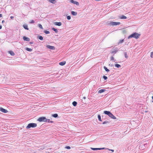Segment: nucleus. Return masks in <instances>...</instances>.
Returning <instances> with one entry per match:
<instances>
[{
  "instance_id": "nucleus-1",
  "label": "nucleus",
  "mask_w": 153,
  "mask_h": 153,
  "mask_svg": "<svg viewBox=\"0 0 153 153\" xmlns=\"http://www.w3.org/2000/svg\"><path fill=\"white\" fill-rule=\"evenodd\" d=\"M140 34L137 33H134L129 36L128 39H129L132 38H134L136 39H138L140 36Z\"/></svg>"
},
{
  "instance_id": "nucleus-2",
  "label": "nucleus",
  "mask_w": 153,
  "mask_h": 153,
  "mask_svg": "<svg viewBox=\"0 0 153 153\" xmlns=\"http://www.w3.org/2000/svg\"><path fill=\"white\" fill-rule=\"evenodd\" d=\"M37 126V124L36 123H31L28 124L27 126L26 127L27 129H28L30 128H35Z\"/></svg>"
},
{
  "instance_id": "nucleus-3",
  "label": "nucleus",
  "mask_w": 153,
  "mask_h": 153,
  "mask_svg": "<svg viewBox=\"0 0 153 153\" xmlns=\"http://www.w3.org/2000/svg\"><path fill=\"white\" fill-rule=\"evenodd\" d=\"M37 121L40 122H46V118L45 117H42L39 118L38 120Z\"/></svg>"
},
{
  "instance_id": "nucleus-4",
  "label": "nucleus",
  "mask_w": 153,
  "mask_h": 153,
  "mask_svg": "<svg viewBox=\"0 0 153 153\" xmlns=\"http://www.w3.org/2000/svg\"><path fill=\"white\" fill-rule=\"evenodd\" d=\"M120 24V22H112L110 23H108V25H119Z\"/></svg>"
},
{
  "instance_id": "nucleus-5",
  "label": "nucleus",
  "mask_w": 153,
  "mask_h": 153,
  "mask_svg": "<svg viewBox=\"0 0 153 153\" xmlns=\"http://www.w3.org/2000/svg\"><path fill=\"white\" fill-rule=\"evenodd\" d=\"M113 51L111 52V53L115 54L118 51V48H113Z\"/></svg>"
},
{
  "instance_id": "nucleus-6",
  "label": "nucleus",
  "mask_w": 153,
  "mask_h": 153,
  "mask_svg": "<svg viewBox=\"0 0 153 153\" xmlns=\"http://www.w3.org/2000/svg\"><path fill=\"white\" fill-rule=\"evenodd\" d=\"M46 47L52 50H54L55 49V47L50 45H47Z\"/></svg>"
},
{
  "instance_id": "nucleus-7",
  "label": "nucleus",
  "mask_w": 153,
  "mask_h": 153,
  "mask_svg": "<svg viewBox=\"0 0 153 153\" xmlns=\"http://www.w3.org/2000/svg\"><path fill=\"white\" fill-rule=\"evenodd\" d=\"M0 111L4 113H7L8 111L6 109L2 107H0Z\"/></svg>"
},
{
  "instance_id": "nucleus-8",
  "label": "nucleus",
  "mask_w": 153,
  "mask_h": 153,
  "mask_svg": "<svg viewBox=\"0 0 153 153\" xmlns=\"http://www.w3.org/2000/svg\"><path fill=\"white\" fill-rule=\"evenodd\" d=\"M70 1L71 3L76 4V5L78 6L79 5V3L76 1H75L74 0H71Z\"/></svg>"
},
{
  "instance_id": "nucleus-9",
  "label": "nucleus",
  "mask_w": 153,
  "mask_h": 153,
  "mask_svg": "<svg viewBox=\"0 0 153 153\" xmlns=\"http://www.w3.org/2000/svg\"><path fill=\"white\" fill-rule=\"evenodd\" d=\"M23 39L24 41H26L28 42L30 41V39L25 36H24L23 37Z\"/></svg>"
},
{
  "instance_id": "nucleus-10",
  "label": "nucleus",
  "mask_w": 153,
  "mask_h": 153,
  "mask_svg": "<svg viewBox=\"0 0 153 153\" xmlns=\"http://www.w3.org/2000/svg\"><path fill=\"white\" fill-rule=\"evenodd\" d=\"M104 113L105 114H107L109 116L111 114V113L109 111H104Z\"/></svg>"
},
{
  "instance_id": "nucleus-11",
  "label": "nucleus",
  "mask_w": 153,
  "mask_h": 153,
  "mask_svg": "<svg viewBox=\"0 0 153 153\" xmlns=\"http://www.w3.org/2000/svg\"><path fill=\"white\" fill-rule=\"evenodd\" d=\"M54 24L58 26H60L62 25V23L60 22H56L54 23Z\"/></svg>"
},
{
  "instance_id": "nucleus-12",
  "label": "nucleus",
  "mask_w": 153,
  "mask_h": 153,
  "mask_svg": "<svg viewBox=\"0 0 153 153\" xmlns=\"http://www.w3.org/2000/svg\"><path fill=\"white\" fill-rule=\"evenodd\" d=\"M110 117L114 119H116V118L111 113L110 115L109 116Z\"/></svg>"
},
{
  "instance_id": "nucleus-13",
  "label": "nucleus",
  "mask_w": 153,
  "mask_h": 153,
  "mask_svg": "<svg viewBox=\"0 0 153 153\" xmlns=\"http://www.w3.org/2000/svg\"><path fill=\"white\" fill-rule=\"evenodd\" d=\"M110 122V121L108 120H107L105 121L102 123V124H105L109 123Z\"/></svg>"
},
{
  "instance_id": "nucleus-14",
  "label": "nucleus",
  "mask_w": 153,
  "mask_h": 153,
  "mask_svg": "<svg viewBox=\"0 0 153 153\" xmlns=\"http://www.w3.org/2000/svg\"><path fill=\"white\" fill-rule=\"evenodd\" d=\"M37 38L38 39H39L41 40H42L43 39V37L41 36H37Z\"/></svg>"
},
{
  "instance_id": "nucleus-15",
  "label": "nucleus",
  "mask_w": 153,
  "mask_h": 153,
  "mask_svg": "<svg viewBox=\"0 0 153 153\" xmlns=\"http://www.w3.org/2000/svg\"><path fill=\"white\" fill-rule=\"evenodd\" d=\"M65 63L66 62L65 61H63L59 62V64L60 65L63 66L65 64Z\"/></svg>"
},
{
  "instance_id": "nucleus-16",
  "label": "nucleus",
  "mask_w": 153,
  "mask_h": 153,
  "mask_svg": "<svg viewBox=\"0 0 153 153\" xmlns=\"http://www.w3.org/2000/svg\"><path fill=\"white\" fill-rule=\"evenodd\" d=\"M9 53H10L11 56H14L15 55V53L12 51H8Z\"/></svg>"
},
{
  "instance_id": "nucleus-17",
  "label": "nucleus",
  "mask_w": 153,
  "mask_h": 153,
  "mask_svg": "<svg viewBox=\"0 0 153 153\" xmlns=\"http://www.w3.org/2000/svg\"><path fill=\"white\" fill-rule=\"evenodd\" d=\"M71 13L72 15L73 16H76L77 15V13L76 12H74V11H72L71 12Z\"/></svg>"
},
{
  "instance_id": "nucleus-18",
  "label": "nucleus",
  "mask_w": 153,
  "mask_h": 153,
  "mask_svg": "<svg viewBox=\"0 0 153 153\" xmlns=\"http://www.w3.org/2000/svg\"><path fill=\"white\" fill-rule=\"evenodd\" d=\"M105 91V89H101L100 90H99L98 91V93H101L103 92H104Z\"/></svg>"
},
{
  "instance_id": "nucleus-19",
  "label": "nucleus",
  "mask_w": 153,
  "mask_h": 153,
  "mask_svg": "<svg viewBox=\"0 0 153 153\" xmlns=\"http://www.w3.org/2000/svg\"><path fill=\"white\" fill-rule=\"evenodd\" d=\"M49 1L52 4H55L56 2L55 0H49Z\"/></svg>"
},
{
  "instance_id": "nucleus-20",
  "label": "nucleus",
  "mask_w": 153,
  "mask_h": 153,
  "mask_svg": "<svg viewBox=\"0 0 153 153\" xmlns=\"http://www.w3.org/2000/svg\"><path fill=\"white\" fill-rule=\"evenodd\" d=\"M23 27L26 30H28L29 29L28 27V26L26 25H23Z\"/></svg>"
},
{
  "instance_id": "nucleus-21",
  "label": "nucleus",
  "mask_w": 153,
  "mask_h": 153,
  "mask_svg": "<svg viewBox=\"0 0 153 153\" xmlns=\"http://www.w3.org/2000/svg\"><path fill=\"white\" fill-rule=\"evenodd\" d=\"M52 116L54 118H56L58 117V115L57 114H52Z\"/></svg>"
},
{
  "instance_id": "nucleus-22",
  "label": "nucleus",
  "mask_w": 153,
  "mask_h": 153,
  "mask_svg": "<svg viewBox=\"0 0 153 153\" xmlns=\"http://www.w3.org/2000/svg\"><path fill=\"white\" fill-rule=\"evenodd\" d=\"M52 29L54 31H55V32L56 33H57L58 32V30L57 29L54 28V27H53L52 28Z\"/></svg>"
},
{
  "instance_id": "nucleus-23",
  "label": "nucleus",
  "mask_w": 153,
  "mask_h": 153,
  "mask_svg": "<svg viewBox=\"0 0 153 153\" xmlns=\"http://www.w3.org/2000/svg\"><path fill=\"white\" fill-rule=\"evenodd\" d=\"M46 122H47L48 123H53L54 122L53 121L50 120V119H46Z\"/></svg>"
},
{
  "instance_id": "nucleus-24",
  "label": "nucleus",
  "mask_w": 153,
  "mask_h": 153,
  "mask_svg": "<svg viewBox=\"0 0 153 153\" xmlns=\"http://www.w3.org/2000/svg\"><path fill=\"white\" fill-rule=\"evenodd\" d=\"M72 105L74 106H76L77 104V102L76 101H74L72 102Z\"/></svg>"
},
{
  "instance_id": "nucleus-25",
  "label": "nucleus",
  "mask_w": 153,
  "mask_h": 153,
  "mask_svg": "<svg viewBox=\"0 0 153 153\" xmlns=\"http://www.w3.org/2000/svg\"><path fill=\"white\" fill-rule=\"evenodd\" d=\"M120 19H126V17L125 16H124L123 15H122L120 17Z\"/></svg>"
},
{
  "instance_id": "nucleus-26",
  "label": "nucleus",
  "mask_w": 153,
  "mask_h": 153,
  "mask_svg": "<svg viewBox=\"0 0 153 153\" xmlns=\"http://www.w3.org/2000/svg\"><path fill=\"white\" fill-rule=\"evenodd\" d=\"M26 50L28 51H32V49L28 48H26L25 49Z\"/></svg>"
},
{
  "instance_id": "nucleus-27",
  "label": "nucleus",
  "mask_w": 153,
  "mask_h": 153,
  "mask_svg": "<svg viewBox=\"0 0 153 153\" xmlns=\"http://www.w3.org/2000/svg\"><path fill=\"white\" fill-rule=\"evenodd\" d=\"M115 66L117 68H119L121 67V65L119 64H116L115 65Z\"/></svg>"
},
{
  "instance_id": "nucleus-28",
  "label": "nucleus",
  "mask_w": 153,
  "mask_h": 153,
  "mask_svg": "<svg viewBox=\"0 0 153 153\" xmlns=\"http://www.w3.org/2000/svg\"><path fill=\"white\" fill-rule=\"evenodd\" d=\"M103 68H104V69L105 70V71H106L108 72H109L110 71V70L108 69L105 66H104Z\"/></svg>"
},
{
  "instance_id": "nucleus-29",
  "label": "nucleus",
  "mask_w": 153,
  "mask_h": 153,
  "mask_svg": "<svg viewBox=\"0 0 153 153\" xmlns=\"http://www.w3.org/2000/svg\"><path fill=\"white\" fill-rule=\"evenodd\" d=\"M124 53V55H125V57L126 59H128V56L127 55V53L126 52H125Z\"/></svg>"
},
{
  "instance_id": "nucleus-30",
  "label": "nucleus",
  "mask_w": 153,
  "mask_h": 153,
  "mask_svg": "<svg viewBox=\"0 0 153 153\" xmlns=\"http://www.w3.org/2000/svg\"><path fill=\"white\" fill-rule=\"evenodd\" d=\"M98 118L99 120L100 121H102L101 120V116H100V115H98Z\"/></svg>"
},
{
  "instance_id": "nucleus-31",
  "label": "nucleus",
  "mask_w": 153,
  "mask_h": 153,
  "mask_svg": "<svg viewBox=\"0 0 153 153\" xmlns=\"http://www.w3.org/2000/svg\"><path fill=\"white\" fill-rule=\"evenodd\" d=\"M38 25L39 27L41 29H43V28L42 27V25L41 24H39Z\"/></svg>"
},
{
  "instance_id": "nucleus-32",
  "label": "nucleus",
  "mask_w": 153,
  "mask_h": 153,
  "mask_svg": "<svg viewBox=\"0 0 153 153\" xmlns=\"http://www.w3.org/2000/svg\"><path fill=\"white\" fill-rule=\"evenodd\" d=\"M44 32L46 34H48L50 33V32L48 31L45 30Z\"/></svg>"
},
{
  "instance_id": "nucleus-33",
  "label": "nucleus",
  "mask_w": 153,
  "mask_h": 153,
  "mask_svg": "<svg viewBox=\"0 0 153 153\" xmlns=\"http://www.w3.org/2000/svg\"><path fill=\"white\" fill-rule=\"evenodd\" d=\"M91 149L93 150H98L97 148H91Z\"/></svg>"
},
{
  "instance_id": "nucleus-34",
  "label": "nucleus",
  "mask_w": 153,
  "mask_h": 153,
  "mask_svg": "<svg viewBox=\"0 0 153 153\" xmlns=\"http://www.w3.org/2000/svg\"><path fill=\"white\" fill-rule=\"evenodd\" d=\"M103 78L104 79V80H106L107 79V77L105 76H103Z\"/></svg>"
},
{
  "instance_id": "nucleus-35",
  "label": "nucleus",
  "mask_w": 153,
  "mask_h": 153,
  "mask_svg": "<svg viewBox=\"0 0 153 153\" xmlns=\"http://www.w3.org/2000/svg\"><path fill=\"white\" fill-rule=\"evenodd\" d=\"M124 42V39L120 40L119 42V44L120 43H121L122 42Z\"/></svg>"
},
{
  "instance_id": "nucleus-36",
  "label": "nucleus",
  "mask_w": 153,
  "mask_h": 153,
  "mask_svg": "<svg viewBox=\"0 0 153 153\" xmlns=\"http://www.w3.org/2000/svg\"><path fill=\"white\" fill-rule=\"evenodd\" d=\"M65 149H71V147H70V146H66L65 147Z\"/></svg>"
},
{
  "instance_id": "nucleus-37",
  "label": "nucleus",
  "mask_w": 153,
  "mask_h": 153,
  "mask_svg": "<svg viewBox=\"0 0 153 153\" xmlns=\"http://www.w3.org/2000/svg\"><path fill=\"white\" fill-rule=\"evenodd\" d=\"M67 18L68 20H70L71 19V17L69 16H68L67 17Z\"/></svg>"
},
{
  "instance_id": "nucleus-38",
  "label": "nucleus",
  "mask_w": 153,
  "mask_h": 153,
  "mask_svg": "<svg viewBox=\"0 0 153 153\" xmlns=\"http://www.w3.org/2000/svg\"><path fill=\"white\" fill-rule=\"evenodd\" d=\"M150 56L151 58H153V52H151Z\"/></svg>"
},
{
  "instance_id": "nucleus-39",
  "label": "nucleus",
  "mask_w": 153,
  "mask_h": 153,
  "mask_svg": "<svg viewBox=\"0 0 153 153\" xmlns=\"http://www.w3.org/2000/svg\"><path fill=\"white\" fill-rule=\"evenodd\" d=\"M34 22V21L33 20H31L30 22V23H33Z\"/></svg>"
},
{
  "instance_id": "nucleus-40",
  "label": "nucleus",
  "mask_w": 153,
  "mask_h": 153,
  "mask_svg": "<svg viewBox=\"0 0 153 153\" xmlns=\"http://www.w3.org/2000/svg\"><path fill=\"white\" fill-rule=\"evenodd\" d=\"M107 149L109 151H110L112 152H114V150H113V149Z\"/></svg>"
},
{
  "instance_id": "nucleus-41",
  "label": "nucleus",
  "mask_w": 153,
  "mask_h": 153,
  "mask_svg": "<svg viewBox=\"0 0 153 153\" xmlns=\"http://www.w3.org/2000/svg\"><path fill=\"white\" fill-rule=\"evenodd\" d=\"M114 60V58L113 57V56H111V60Z\"/></svg>"
},
{
  "instance_id": "nucleus-42",
  "label": "nucleus",
  "mask_w": 153,
  "mask_h": 153,
  "mask_svg": "<svg viewBox=\"0 0 153 153\" xmlns=\"http://www.w3.org/2000/svg\"><path fill=\"white\" fill-rule=\"evenodd\" d=\"M25 5L26 6H27V5H29V4L27 3H25Z\"/></svg>"
},
{
  "instance_id": "nucleus-43",
  "label": "nucleus",
  "mask_w": 153,
  "mask_h": 153,
  "mask_svg": "<svg viewBox=\"0 0 153 153\" xmlns=\"http://www.w3.org/2000/svg\"><path fill=\"white\" fill-rule=\"evenodd\" d=\"M29 44L30 45H32L33 44V42H29Z\"/></svg>"
},
{
  "instance_id": "nucleus-44",
  "label": "nucleus",
  "mask_w": 153,
  "mask_h": 153,
  "mask_svg": "<svg viewBox=\"0 0 153 153\" xmlns=\"http://www.w3.org/2000/svg\"><path fill=\"white\" fill-rule=\"evenodd\" d=\"M107 149L105 148H101V150L104 149Z\"/></svg>"
},
{
  "instance_id": "nucleus-45",
  "label": "nucleus",
  "mask_w": 153,
  "mask_h": 153,
  "mask_svg": "<svg viewBox=\"0 0 153 153\" xmlns=\"http://www.w3.org/2000/svg\"><path fill=\"white\" fill-rule=\"evenodd\" d=\"M10 18L11 19H13V18H14V17L13 16H11L10 17Z\"/></svg>"
},
{
  "instance_id": "nucleus-46",
  "label": "nucleus",
  "mask_w": 153,
  "mask_h": 153,
  "mask_svg": "<svg viewBox=\"0 0 153 153\" xmlns=\"http://www.w3.org/2000/svg\"><path fill=\"white\" fill-rule=\"evenodd\" d=\"M2 16V15L1 14H0V17H1Z\"/></svg>"
},
{
  "instance_id": "nucleus-47",
  "label": "nucleus",
  "mask_w": 153,
  "mask_h": 153,
  "mask_svg": "<svg viewBox=\"0 0 153 153\" xmlns=\"http://www.w3.org/2000/svg\"><path fill=\"white\" fill-rule=\"evenodd\" d=\"M5 22V21L4 20H2V23H4Z\"/></svg>"
},
{
  "instance_id": "nucleus-48",
  "label": "nucleus",
  "mask_w": 153,
  "mask_h": 153,
  "mask_svg": "<svg viewBox=\"0 0 153 153\" xmlns=\"http://www.w3.org/2000/svg\"><path fill=\"white\" fill-rule=\"evenodd\" d=\"M98 148V150H101V148Z\"/></svg>"
},
{
  "instance_id": "nucleus-49",
  "label": "nucleus",
  "mask_w": 153,
  "mask_h": 153,
  "mask_svg": "<svg viewBox=\"0 0 153 153\" xmlns=\"http://www.w3.org/2000/svg\"><path fill=\"white\" fill-rule=\"evenodd\" d=\"M2 26L1 25H0V29H1L2 28Z\"/></svg>"
},
{
  "instance_id": "nucleus-50",
  "label": "nucleus",
  "mask_w": 153,
  "mask_h": 153,
  "mask_svg": "<svg viewBox=\"0 0 153 153\" xmlns=\"http://www.w3.org/2000/svg\"><path fill=\"white\" fill-rule=\"evenodd\" d=\"M83 98L84 99H86V97H83Z\"/></svg>"
},
{
  "instance_id": "nucleus-51",
  "label": "nucleus",
  "mask_w": 153,
  "mask_h": 153,
  "mask_svg": "<svg viewBox=\"0 0 153 153\" xmlns=\"http://www.w3.org/2000/svg\"><path fill=\"white\" fill-rule=\"evenodd\" d=\"M144 145L145 146H146L147 145V144H144Z\"/></svg>"
},
{
  "instance_id": "nucleus-52",
  "label": "nucleus",
  "mask_w": 153,
  "mask_h": 153,
  "mask_svg": "<svg viewBox=\"0 0 153 153\" xmlns=\"http://www.w3.org/2000/svg\"><path fill=\"white\" fill-rule=\"evenodd\" d=\"M152 98L153 99V101H152V102H153V96L152 97Z\"/></svg>"
},
{
  "instance_id": "nucleus-53",
  "label": "nucleus",
  "mask_w": 153,
  "mask_h": 153,
  "mask_svg": "<svg viewBox=\"0 0 153 153\" xmlns=\"http://www.w3.org/2000/svg\"><path fill=\"white\" fill-rule=\"evenodd\" d=\"M147 112V111H145V112Z\"/></svg>"
}]
</instances>
